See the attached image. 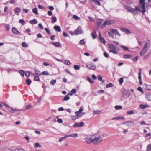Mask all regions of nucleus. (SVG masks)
I'll use <instances>...</instances> for the list:
<instances>
[{"label": "nucleus", "instance_id": "1", "mask_svg": "<svg viewBox=\"0 0 151 151\" xmlns=\"http://www.w3.org/2000/svg\"><path fill=\"white\" fill-rule=\"evenodd\" d=\"M104 137V134L101 132L93 135H92V143L94 144H97L103 140Z\"/></svg>", "mask_w": 151, "mask_h": 151}, {"label": "nucleus", "instance_id": "2", "mask_svg": "<svg viewBox=\"0 0 151 151\" xmlns=\"http://www.w3.org/2000/svg\"><path fill=\"white\" fill-rule=\"evenodd\" d=\"M139 8L138 7L136 6L135 9H133L129 6H127L125 7V9L127 10L129 12H130L135 15H137L138 14L139 12H142L143 13L142 8Z\"/></svg>", "mask_w": 151, "mask_h": 151}, {"label": "nucleus", "instance_id": "3", "mask_svg": "<svg viewBox=\"0 0 151 151\" xmlns=\"http://www.w3.org/2000/svg\"><path fill=\"white\" fill-rule=\"evenodd\" d=\"M108 46L109 48V52H110L114 54H118V52L116 50V47L113 44H109Z\"/></svg>", "mask_w": 151, "mask_h": 151}, {"label": "nucleus", "instance_id": "4", "mask_svg": "<svg viewBox=\"0 0 151 151\" xmlns=\"http://www.w3.org/2000/svg\"><path fill=\"white\" fill-rule=\"evenodd\" d=\"M145 0H139V2L141 5V7H140V8H142L143 13L145 11Z\"/></svg>", "mask_w": 151, "mask_h": 151}, {"label": "nucleus", "instance_id": "5", "mask_svg": "<svg viewBox=\"0 0 151 151\" xmlns=\"http://www.w3.org/2000/svg\"><path fill=\"white\" fill-rule=\"evenodd\" d=\"M86 66L88 68L91 70H94L96 68V66L91 63H87Z\"/></svg>", "mask_w": 151, "mask_h": 151}, {"label": "nucleus", "instance_id": "6", "mask_svg": "<svg viewBox=\"0 0 151 151\" xmlns=\"http://www.w3.org/2000/svg\"><path fill=\"white\" fill-rule=\"evenodd\" d=\"M83 31L81 27H78L75 31L74 33L76 35L80 34L83 33Z\"/></svg>", "mask_w": 151, "mask_h": 151}, {"label": "nucleus", "instance_id": "7", "mask_svg": "<svg viewBox=\"0 0 151 151\" xmlns=\"http://www.w3.org/2000/svg\"><path fill=\"white\" fill-rule=\"evenodd\" d=\"M84 140L88 144L92 143V135L91 136H88L84 138Z\"/></svg>", "mask_w": 151, "mask_h": 151}, {"label": "nucleus", "instance_id": "8", "mask_svg": "<svg viewBox=\"0 0 151 151\" xmlns=\"http://www.w3.org/2000/svg\"><path fill=\"white\" fill-rule=\"evenodd\" d=\"M84 125V123L83 122H81L80 123H75L73 125V127L74 128L82 127Z\"/></svg>", "mask_w": 151, "mask_h": 151}, {"label": "nucleus", "instance_id": "9", "mask_svg": "<svg viewBox=\"0 0 151 151\" xmlns=\"http://www.w3.org/2000/svg\"><path fill=\"white\" fill-rule=\"evenodd\" d=\"M120 29L121 31L125 32L127 34H130L131 33L130 30L128 29L124 28H120Z\"/></svg>", "mask_w": 151, "mask_h": 151}, {"label": "nucleus", "instance_id": "10", "mask_svg": "<svg viewBox=\"0 0 151 151\" xmlns=\"http://www.w3.org/2000/svg\"><path fill=\"white\" fill-rule=\"evenodd\" d=\"M138 78L139 81V83L141 85L142 84V81L141 72V69L140 68L139 69V72L138 73Z\"/></svg>", "mask_w": 151, "mask_h": 151}, {"label": "nucleus", "instance_id": "11", "mask_svg": "<svg viewBox=\"0 0 151 151\" xmlns=\"http://www.w3.org/2000/svg\"><path fill=\"white\" fill-rule=\"evenodd\" d=\"M111 31L112 33L116 35L119 36H120L121 35L119 33L118 31L116 29H112Z\"/></svg>", "mask_w": 151, "mask_h": 151}, {"label": "nucleus", "instance_id": "12", "mask_svg": "<svg viewBox=\"0 0 151 151\" xmlns=\"http://www.w3.org/2000/svg\"><path fill=\"white\" fill-rule=\"evenodd\" d=\"M110 24V21H106L101 25V28H104L106 25L107 24Z\"/></svg>", "mask_w": 151, "mask_h": 151}, {"label": "nucleus", "instance_id": "13", "mask_svg": "<svg viewBox=\"0 0 151 151\" xmlns=\"http://www.w3.org/2000/svg\"><path fill=\"white\" fill-rule=\"evenodd\" d=\"M147 49H146L145 48H143L140 52V55L141 56L144 55L147 52Z\"/></svg>", "mask_w": 151, "mask_h": 151}, {"label": "nucleus", "instance_id": "14", "mask_svg": "<svg viewBox=\"0 0 151 151\" xmlns=\"http://www.w3.org/2000/svg\"><path fill=\"white\" fill-rule=\"evenodd\" d=\"M150 40H148L147 42L145 44V45L144 47L146 49H147V48L149 47L150 45Z\"/></svg>", "mask_w": 151, "mask_h": 151}, {"label": "nucleus", "instance_id": "15", "mask_svg": "<svg viewBox=\"0 0 151 151\" xmlns=\"http://www.w3.org/2000/svg\"><path fill=\"white\" fill-rule=\"evenodd\" d=\"M54 29L56 32H60L61 31L60 27L58 26H55L53 27Z\"/></svg>", "mask_w": 151, "mask_h": 151}, {"label": "nucleus", "instance_id": "16", "mask_svg": "<svg viewBox=\"0 0 151 151\" xmlns=\"http://www.w3.org/2000/svg\"><path fill=\"white\" fill-rule=\"evenodd\" d=\"M19 150L14 147H12L11 148H7L6 151H19Z\"/></svg>", "mask_w": 151, "mask_h": 151}, {"label": "nucleus", "instance_id": "17", "mask_svg": "<svg viewBox=\"0 0 151 151\" xmlns=\"http://www.w3.org/2000/svg\"><path fill=\"white\" fill-rule=\"evenodd\" d=\"M145 97L146 99L149 101H151V93H147L146 96Z\"/></svg>", "mask_w": 151, "mask_h": 151}, {"label": "nucleus", "instance_id": "18", "mask_svg": "<svg viewBox=\"0 0 151 151\" xmlns=\"http://www.w3.org/2000/svg\"><path fill=\"white\" fill-rule=\"evenodd\" d=\"M12 32L15 34H17L18 33L19 31L15 28L13 27L12 29Z\"/></svg>", "mask_w": 151, "mask_h": 151}, {"label": "nucleus", "instance_id": "19", "mask_svg": "<svg viewBox=\"0 0 151 151\" xmlns=\"http://www.w3.org/2000/svg\"><path fill=\"white\" fill-rule=\"evenodd\" d=\"M122 119H124V117L118 116V117H113L112 119V120H118Z\"/></svg>", "mask_w": 151, "mask_h": 151}, {"label": "nucleus", "instance_id": "20", "mask_svg": "<svg viewBox=\"0 0 151 151\" xmlns=\"http://www.w3.org/2000/svg\"><path fill=\"white\" fill-rule=\"evenodd\" d=\"M78 134L77 133H73L70 134V137H71L73 138H76L78 137Z\"/></svg>", "mask_w": 151, "mask_h": 151}, {"label": "nucleus", "instance_id": "21", "mask_svg": "<svg viewBox=\"0 0 151 151\" xmlns=\"http://www.w3.org/2000/svg\"><path fill=\"white\" fill-rule=\"evenodd\" d=\"M148 106H149L147 105H143L142 104H141L139 106V107L142 109H145Z\"/></svg>", "mask_w": 151, "mask_h": 151}, {"label": "nucleus", "instance_id": "22", "mask_svg": "<svg viewBox=\"0 0 151 151\" xmlns=\"http://www.w3.org/2000/svg\"><path fill=\"white\" fill-rule=\"evenodd\" d=\"M92 1L94 2V3L100 6L101 5V4L99 0H92Z\"/></svg>", "mask_w": 151, "mask_h": 151}, {"label": "nucleus", "instance_id": "23", "mask_svg": "<svg viewBox=\"0 0 151 151\" xmlns=\"http://www.w3.org/2000/svg\"><path fill=\"white\" fill-rule=\"evenodd\" d=\"M132 56L131 55L127 54H124L123 55L124 58L125 59L130 58H131Z\"/></svg>", "mask_w": 151, "mask_h": 151}, {"label": "nucleus", "instance_id": "24", "mask_svg": "<svg viewBox=\"0 0 151 151\" xmlns=\"http://www.w3.org/2000/svg\"><path fill=\"white\" fill-rule=\"evenodd\" d=\"M32 12L34 13L36 15H37L38 14L37 9L36 7L32 9Z\"/></svg>", "mask_w": 151, "mask_h": 151}, {"label": "nucleus", "instance_id": "25", "mask_svg": "<svg viewBox=\"0 0 151 151\" xmlns=\"http://www.w3.org/2000/svg\"><path fill=\"white\" fill-rule=\"evenodd\" d=\"M30 23L32 24H35L37 23V21L35 19L30 21Z\"/></svg>", "mask_w": 151, "mask_h": 151}, {"label": "nucleus", "instance_id": "26", "mask_svg": "<svg viewBox=\"0 0 151 151\" xmlns=\"http://www.w3.org/2000/svg\"><path fill=\"white\" fill-rule=\"evenodd\" d=\"M22 45L23 47H28V44L26 43L25 42H23L22 44Z\"/></svg>", "mask_w": 151, "mask_h": 151}, {"label": "nucleus", "instance_id": "27", "mask_svg": "<svg viewBox=\"0 0 151 151\" xmlns=\"http://www.w3.org/2000/svg\"><path fill=\"white\" fill-rule=\"evenodd\" d=\"M35 73L37 76H40L42 75L41 72L38 70H35Z\"/></svg>", "mask_w": 151, "mask_h": 151}, {"label": "nucleus", "instance_id": "28", "mask_svg": "<svg viewBox=\"0 0 151 151\" xmlns=\"http://www.w3.org/2000/svg\"><path fill=\"white\" fill-rule=\"evenodd\" d=\"M57 20V19L56 18V17L55 16L53 17H52V23H55Z\"/></svg>", "mask_w": 151, "mask_h": 151}, {"label": "nucleus", "instance_id": "29", "mask_svg": "<svg viewBox=\"0 0 151 151\" xmlns=\"http://www.w3.org/2000/svg\"><path fill=\"white\" fill-rule=\"evenodd\" d=\"M115 108L116 110H118L121 109L122 108V107L120 105H116L115 106Z\"/></svg>", "mask_w": 151, "mask_h": 151}, {"label": "nucleus", "instance_id": "30", "mask_svg": "<svg viewBox=\"0 0 151 151\" xmlns=\"http://www.w3.org/2000/svg\"><path fill=\"white\" fill-rule=\"evenodd\" d=\"M133 122L132 121H128L127 122H124L123 124H125L127 125H129L130 124H132V123H133Z\"/></svg>", "mask_w": 151, "mask_h": 151}, {"label": "nucleus", "instance_id": "31", "mask_svg": "<svg viewBox=\"0 0 151 151\" xmlns=\"http://www.w3.org/2000/svg\"><path fill=\"white\" fill-rule=\"evenodd\" d=\"M73 18L74 19H75L76 20H78L80 19V17H78V16L76 15H73Z\"/></svg>", "mask_w": 151, "mask_h": 151}, {"label": "nucleus", "instance_id": "32", "mask_svg": "<svg viewBox=\"0 0 151 151\" xmlns=\"http://www.w3.org/2000/svg\"><path fill=\"white\" fill-rule=\"evenodd\" d=\"M145 88L146 89L148 90H151V85H146L145 86Z\"/></svg>", "mask_w": 151, "mask_h": 151}, {"label": "nucleus", "instance_id": "33", "mask_svg": "<svg viewBox=\"0 0 151 151\" xmlns=\"http://www.w3.org/2000/svg\"><path fill=\"white\" fill-rule=\"evenodd\" d=\"M26 82L28 85H29L31 84L32 81L29 79H27L26 80Z\"/></svg>", "mask_w": 151, "mask_h": 151}, {"label": "nucleus", "instance_id": "34", "mask_svg": "<svg viewBox=\"0 0 151 151\" xmlns=\"http://www.w3.org/2000/svg\"><path fill=\"white\" fill-rule=\"evenodd\" d=\"M64 63L67 65H70L71 64L70 61L68 60H64Z\"/></svg>", "mask_w": 151, "mask_h": 151}, {"label": "nucleus", "instance_id": "35", "mask_svg": "<svg viewBox=\"0 0 151 151\" xmlns=\"http://www.w3.org/2000/svg\"><path fill=\"white\" fill-rule=\"evenodd\" d=\"M70 99L69 97V96L68 94L66 95L65 97H64V99H63V100L64 101H66Z\"/></svg>", "mask_w": 151, "mask_h": 151}, {"label": "nucleus", "instance_id": "36", "mask_svg": "<svg viewBox=\"0 0 151 151\" xmlns=\"http://www.w3.org/2000/svg\"><path fill=\"white\" fill-rule=\"evenodd\" d=\"M113 85L111 83H110L108 84H107L106 85V87L109 88L113 86Z\"/></svg>", "mask_w": 151, "mask_h": 151}, {"label": "nucleus", "instance_id": "37", "mask_svg": "<svg viewBox=\"0 0 151 151\" xmlns=\"http://www.w3.org/2000/svg\"><path fill=\"white\" fill-rule=\"evenodd\" d=\"M56 82V80H52L50 81V84L52 85H54Z\"/></svg>", "mask_w": 151, "mask_h": 151}, {"label": "nucleus", "instance_id": "38", "mask_svg": "<svg viewBox=\"0 0 151 151\" xmlns=\"http://www.w3.org/2000/svg\"><path fill=\"white\" fill-rule=\"evenodd\" d=\"M79 44L81 45H84L85 44V42L84 41V39H83L80 40L79 42Z\"/></svg>", "mask_w": 151, "mask_h": 151}, {"label": "nucleus", "instance_id": "39", "mask_svg": "<svg viewBox=\"0 0 151 151\" xmlns=\"http://www.w3.org/2000/svg\"><path fill=\"white\" fill-rule=\"evenodd\" d=\"M25 76L27 77H28L30 75V73L29 71H27L25 72Z\"/></svg>", "mask_w": 151, "mask_h": 151}, {"label": "nucleus", "instance_id": "40", "mask_svg": "<svg viewBox=\"0 0 151 151\" xmlns=\"http://www.w3.org/2000/svg\"><path fill=\"white\" fill-rule=\"evenodd\" d=\"M53 44L55 46L57 47H59L60 45V44L58 42H53Z\"/></svg>", "mask_w": 151, "mask_h": 151}, {"label": "nucleus", "instance_id": "41", "mask_svg": "<svg viewBox=\"0 0 151 151\" xmlns=\"http://www.w3.org/2000/svg\"><path fill=\"white\" fill-rule=\"evenodd\" d=\"M74 68L76 70H78L80 69V66L77 65H75L74 66Z\"/></svg>", "mask_w": 151, "mask_h": 151}, {"label": "nucleus", "instance_id": "42", "mask_svg": "<svg viewBox=\"0 0 151 151\" xmlns=\"http://www.w3.org/2000/svg\"><path fill=\"white\" fill-rule=\"evenodd\" d=\"M14 11L15 13H17V15H18L19 12V8H16L14 10Z\"/></svg>", "mask_w": 151, "mask_h": 151}, {"label": "nucleus", "instance_id": "43", "mask_svg": "<svg viewBox=\"0 0 151 151\" xmlns=\"http://www.w3.org/2000/svg\"><path fill=\"white\" fill-rule=\"evenodd\" d=\"M41 147V145L38 143H36L35 144L34 147L35 148H37L38 147Z\"/></svg>", "mask_w": 151, "mask_h": 151}, {"label": "nucleus", "instance_id": "44", "mask_svg": "<svg viewBox=\"0 0 151 151\" xmlns=\"http://www.w3.org/2000/svg\"><path fill=\"white\" fill-rule=\"evenodd\" d=\"M119 82L120 84L122 85L124 82V78L123 77L120 78L119 80Z\"/></svg>", "mask_w": 151, "mask_h": 151}, {"label": "nucleus", "instance_id": "45", "mask_svg": "<svg viewBox=\"0 0 151 151\" xmlns=\"http://www.w3.org/2000/svg\"><path fill=\"white\" fill-rule=\"evenodd\" d=\"M42 74L43 75H49V73L47 71H43L42 73Z\"/></svg>", "mask_w": 151, "mask_h": 151}, {"label": "nucleus", "instance_id": "46", "mask_svg": "<svg viewBox=\"0 0 151 151\" xmlns=\"http://www.w3.org/2000/svg\"><path fill=\"white\" fill-rule=\"evenodd\" d=\"M19 74L22 77H23L24 76V74H25V73L24 72V71H23V70H19Z\"/></svg>", "mask_w": 151, "mask_h": 151}, {"label": "nucleus", "instance_id": "47", "mask_svg": "<svg viewBox=\"0 0 151 151\" xmlns=\"http://www.w3.org/2000/svg\"><path fill=\"white\" fill-rule=\"evenodd\" d=\"M80 113H79V112H78V111H76V116L77 117H81L82 116V115H81L80 114Z\"/></svg>", "mask_w": 151, "mask_h": 151}, {"label": "nucleus", "instance_id": "48", "mask_svg": "<svg viewBox=\"0 0 151 151\" xmlns=\"http://www.w3.org/2000/svg\"><path fill=\"white\" fill-rule=\"evenodd\" d=\"M121 46L122 48L125 50H127L128 49V48L127 47H126L124 46L121 45Z\"/></svg>", "mask_w": 151, "mask_h": 151}, {"label": "nucleus", "instance_id": "49", "mask_svg": "<svg viewBox=\"0 0 151 151\" xmlns=\"http://www.w3.org/2000/svg\"><path fill=\"white\" fill-rule=\"evenodd\" d=\"M95 34H96V32L95 31L93 33H91V34L92 37L93 39H95L96 38V36Z\"/></svg>", "mask_w": 151, "mask_h": 151}, {"label": "nucleus", "instance_id": "50", "mask_svg": "<svg viewBox=\"0 0 151 151\" xmlns=\"http://www.w3.org/2000/svg\"><path fill=\"white\" fill-rule=\"evenodd\" d=\"M19 23H21L22 25H24L25 23L24 20L22 19L19 20Z\"/></svg>", "mask_w": 151, "mask_h": 151}, {"label": "nucleus", "instance_id": "51", "mask_svg": "<svg viewBox=\"0 0 151 151\" xmlns=\"http://www.w3.org/2000/svg\"><path fill=\"white\" fill-rule=\"evenodd\" d=\"M6 108L9 111H12V108L10 107L9 105L7 106Z\"/></svg>", "mask_w": 151, "mask_h": 151}, {"label": "nucleus", "instance_id": "52", "mask_svg": "<svg viewBox=\"0 0 151 151\" xmlns=\"http://www.w3.org/2000/svg\"><path fill=\"white\" fill-rule=\"evenodd\" d=\"M138 58L139 56H136L134 58L132 59L133 61L134 62H136L138 60Z\"/></svg>", "mask_w": 151, "mask_h": 151}, {"label": "nucleus", "instance_id": "53", "mask_svg": "<svg viewBox=\"0 0 151 151\" xmlns=\"http://www.w3.org/2000/svg\"><path fill=\"white\" fill-rule=\"evenodd\" d=\"M134 113V111L133 110H130L127 112V114H132Z\"/></svg>", "mask_w": 151, "mask_h": 151}, {"label": "nucleus", "instance_id": "54", "mask_svg": "<svg viewBox=\"0 0 151 151\" xmlns=\"http://www.w3.org/2000/svg\"><path fill=\"white\" fill-rule=\"evenodd\" d=\"M108 34L109 36H110L112 38L114 39V35L113 34L112 32H108Z\"/></svg>", "mask_w": 151, "mask_h": 151}, {"label": "nucleus", "instance_id": "55", "mask_svg": "<svg viewBox=\"0 0 151 151\" xmlns=\"http://www.w3.org/2000/svg\"><path fill=\"white\" fill-rule=\"evenodd\" d=\"M147 150L148 151H150L151 150V144H149L148 145Z\"/></svg>", "mask_w": 151, "mask_h": 151}, {"label": "nucleus", "instance_id": "56", "mask_svg": "<svg viewBox=\"0 0 151 151\" xmlns=\"http://www.w3.org/2000/svg\"><path fill=\"white\" fill-rule=\"evenodd\" d=\"M87 80L91 83L93 84L94 83V82L91 78L88 77H87Z\"/></svg>", "mask_w": 151, "mask_h": 151}, {"label": "nucleus", "instance_id": "57", "mask_svg": "<svg viewBox=\"0 0 151 151\" xmlns=\"http://www.w3.org/2000/svg\"><path fill=\"white\" fill-rule=\"evenodd\" d=\"M38 76H35L34 77V80L36 81H39L40 79Z\"/></svg>", "mask_w": 151, "mask_h": 151}, {"label": "nucleus", "instance_id": "58", "mask_svg": "<svg viewBox=\"0 0 151 151\" xmlns=\"http://www.w3.org/2000/svg\"><path fill=\"white\" fill-rule=\"evenodd\" d=\"M99 39L100 41L103 43L105 44V40L103 38L101 37V38H99Z\"/></svg>", "mask_w": 151, "mask_h": 151}, {"label": "nucleus", "instance_id": "59", "mask_svg": "<svg viewBox=\"0 0 151 151\" xmlns=\"http://www.w3.org/2000/svg\"><path fill=\"white\" fill-rule=\"evenodd\" d=\"M151 54V53L150 52L149 53H147L146 55L144 57V59H146L148 58L149 57V56Z\"/></svg>", "mask_w": 151, "mask_h": 151}, {"label": "nucleus", "instance_id": "60", "mask_svg": "<svg viewBox=\"0 0 151 151\" xmlns=\"http://www.w3.org/2000/svg\"><path fill=\"white\" fill-rule=\"evenodd\" d=\"M97 78L100 81H101L102 78V76L99 75H98Z\"/></svg>", "mask_w": 151, "mask_h": 151}, {"label": "nucleus", "instance_id": "61", "mask_svg": "<svg viewBox=\"0 0 151 151\" xmlns=\"http://www.w3.org/2000/svg\"><path fill=\"white\" fill-rule=\"evenodd\" d=\"M38 27L41 30H42L43 29V26L41 23H40L39 24Z\"/></svg>", "mask_w": 151, "mask_h": 151}, {"label": "nucleus", "instance_id": "62", "mask_svg": "<svg viewBox=\"0 0 151 151\" xmlns=\"http://www.w3.org/2000/svg\"><path fill=\"white\" fill-rule=\"evenodd\" d=\"M31 31L29 29H27L26 30V32L28 33V35H31V34L29 33V32H30Z\"/></svg>", "mask_w": 151, "mask_h": 151}, {"label": "nucleus", "instance_id": "63", "mask_svg": "<svg viewBox=\"0 0 151 151\" xmlns=\"http://www.w3.org/2000/svg\"><path fill=\"white\" fill-rule=\"evenodd\" d=\"M104 92V91L103 90H99L97 91V93L99 94L102 93Z\"/></svg>", "mask_w": 151, "mask_h": 151}, {"label": "nucleus", "instance_id": "64", "mask_svg": "<svg viewBox=\"0 0 151 151\" xmlns=\"http://www.w3.org/2000/svg\"><path fill=\"white\" fill-rule=\"evenodd\" d=\"M57 122L60 123H61L63 122L62 119L60 118H58L57 120Z\"/></svg>", "mask_w": 151, "mask_h": 151}]
</instances>
